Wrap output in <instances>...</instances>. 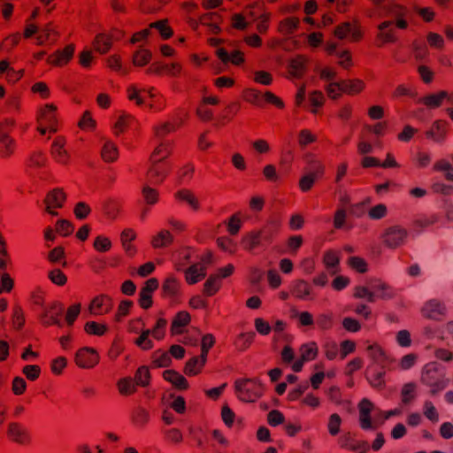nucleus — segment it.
<instances>
[{
    "instance_id": "obj_1",
    "label": "nucleus",
    "mask_w": 453,
    "mask_h": 453,
    "mask_svg": "<svg viewBox=\"0 0 453 453\" xmlns=\"http://www.w3.org/2000/svg\"><path fill=\"white\" fill-rule=\"evenodd\" d=\"M238 398L246 403H253L264 394L262 383L256 379H239L234 382Z\"/></svg>"
},
{
    "instance_id": "obj_2",
    "label": "nucleus",
    "mask_w": 453,
    "mask_h": 453,
    "mask_svg": "<svg viewBox=\"0 0 453 453\" xmlns=\"http://www.w3.org/2000/svg\"><path fill=\"white\" fill-rule=\"evenodd\" d=\"M421 382L429 387L430 394L434 395L446 388L448 380L435 365H426L421 374Z\"/></svg>"
},
{
    "instance_id": "obj_3",
    "label": "nucleus",
    "mask_w": 453,
    "mask_h": 453,
    "mask_svg": "<svg viewBox=\"0 0 453 453\" xmlns=\"http://www.w3.org/2000/svg\"><path fill=\"white\" fill-rule=\"evenodd\" d=\"M350 35V40L353 42H360L364 37V32L361 28L359 21L342 22L335 27L334 35L339 40H343Z\"/></svg>"
},
{
    "instance_id": "obj_4",
    "label": "nucleus",
    "mask_w": 453,
    "mask_h": 453,
    "mask_svg": "<svg viewBox=\"0 0 453 453\" xmlns=\"http://www.w3.org/2000/svg\"><path fill=\"white\" fill-rule=\"evenodd\" d=\"M150 161L146 177L149 182L154 185H159L164 182L172 171V165L168 161Z\"/></svg>"
},
{
    "instance_id": "obj_5",
    "label": "nucleus",
    "mask_w": 453,
    "mask_h": 453,
    "mask_svg": "<svg viewBox=\"0 0 453 453\" xmlns=\"http://www.w3.org/2000/svg\"><path fill=\"white\" fill-rule=\"evenodd\" d=\"M57 110L54 104H47L39 109L36 118L37 123L47 126L49 132L52 134L58 131Z\"/></svg>"
},
{
    "instance_id": "obj_6",
    "label": "nucleus",
    "mask_w": 453,
    "mask_h": 453,
    "mask_svg": "<svg viewBox=\"0 0 453 453\" xmlns=\"http://www.w3.org/2000/svg\"><path fill=\"white\" fill-rule=\"evenodd\" d=\"M64 310L65 307L62 303L54 301L45 308L44 312L41 315L42 324L45 326L53 325L62 326L60 319L63 315Z\"/></svg>"
},
{
    "instance_id": "obj_7",
    "label": "nucleus",
    "mask_w": 453,
    "mask_h": 453,
    "mask_svg": "<svg viewBox=\"0 0 453 453\" xmlns=\"http://www.w3.org/2000/svg\"><path fill=\"white\" fill-rule=\"evenodd\" d=\"M99 359L97 351L90 347L81 348L74 357L75 364L82 369L93 368L99 363Z\"/></svg>"
},
{
    "instance_id": "obj_8",
    "label": "nucleus",
    "mask_w": 453,
    "mask_h": 453,
    "mask_svg": "<svg viewBox=\"0 0 453 453\" xmlns=\"http://www.w3.org/2000/svg\"><path fill=\"white\" fill-rule=\"evenodd\" d=\"M309 62V58L303 54L290 58L287 65L288 78L302 79L308 72Z\"/></svg>"
},
{
    "instance_id": "obj_9",
    "label": "nucleus",
    "mask_w": 453,
    "mask_h": 453,
    "mask_svg": "<svg viewBox=\"0 0 453 453\" xmlns=\"http://www.w3.org/2000/svg\"><path fill=\"white\" fill-rule=\"evenodd\" d=\"M66 200V195L62 188H54L47 193L43 203L46 205L45 211L52 215L57 216L58 211L53 209H60L64 206Z\"/></svg>"
},
{
    "instance_id": "obj_10",
    "label": "nucleus",
    "mask_w": 453,
    "mask_h": 453,
    "mask_svg": "<svg viewBox=\"0 0 453 453\" xmlns=\"http://www.w3.org/2000/svg\"><path fill=\"white\" fill-rule=\"evenodd\" d=\"M112 307V298L108 295L101 294L90 301L88 310L91 315L100 316L109 313Z\"/></svg>"
},
{
    "instance_id": "obj_11",
    "label": "nucleus",
    "mask_w": 453,
    "mask_h": 453,
    "mask_svg": "<svg viewBox=\"0 0 453 453\" xmlns=\"http://www.w3.org/2000/svg\"><path fill=\"white\" fill-rule=\"evenodd\" d=\"M394 21L385 20L378 25L379 33L376 35L377 47L380 48L387 43H395L398 37L392 27Z\"/></svg>"
},
{
    "instance_id": "obj_12",
    "label": "nucleus",
    "mask_w": 453,
    "mask_h": 453,
    "mask_svg": "<svg viewBox=\"0 0 453 453\" xmlns=\"http://www.w3.org/2000/svg\"><path fill=\"white\" fill-rule=\"evenodd\" d=\"M159 287L157 278H150L144 283L139 293L138 303L141 308L148 310L153 305L152 293Z\"/></svg>"
},
{
    "instance_id": "obj_13",
    "label": "nucleus",
    "mask_w": 453,
    "mask_h": 453,
    "mask_svg": "<svg viewBox=\"0 0 453 453\" xmlns=\"http://www.w3.org/2000/svg\"><path fill=\"white\" fill-rule=\"evenodd\" d=\"M182 66L180 63H172L170 65L165 64L163 62H153L147 68V74H155L161 76L163 74H167L169 76L176 77L179 76L181 73Z\"/></svg>"
},
{
    "instance_id": "obj_14",
    "label": "nucleus",
    "mask_w": 453,
    "mask_h": 453,
    "mask_svg": "<svg viewBox=\"0 0 453 453\" xmlns=\"http://www.w3.org/2000/svg\"><path fill=\"white\" fill-rule=\"evenodd\" d=\"M338 442L342 449L351 451H359V453H366L370 449V445L367 441L356 440L354 434L350 432L343 434L339 438Z\"/></svg>"
},
{
    "instance_id": "obj_15",
    "label": "nucleus",
    "mask_w": 453,
    "mask_h": 453,
    "mask_svg": "<svg viewBox=\"0 0 453 453\" xmlns=\"http://www.w3.org/2000/svg\"><path fill=\"white\" fill-rule=\"evenodd\" d=\"M74 50V44H67L63 50H58L50 54L47 58V63L54 66H64L73 59Z\"/></svg>"
},
{
    "instance_id": "obj_16",
    "label": "nucleus",
    "mask_w": 453,
    "mask_h": 453,
    "mask_svg": "<svg viewBox=\"0 0 453 453\" xmlns=\"http://www.w3.org/2000/svg\"><path fill=\"white\" fill-rule=\"evenodd\" d=\"M407 234L406 229L400 226L388 227L384 234V242L389 248H397L404 242Z\"/></svg>"
},
{
    "instance_id": "obj_17",
    "label": "nucleus",
    "mask_w": 453,
    "mask_h": 453,
    "mask_svg": "<svg viewBox=\"0 0 453 453\" xmlns=\"http://www.w3.org/2000/svg\"><path fill=\"white\" fill-rule=\"evenodd\" d=\"M367 351L373 363L380 365L381 369H390L391 365L395 361L394 358L388 357L385 350L377 343L369 345Z\"/></svg>"
},
{
    "instance_id": "obj_18",
    "label": "nucleus",
    "mask_w": 453,
    "mask_h": 453,
    "mask_svg": "<svg viewBox=\"0 0 453 453\" xmlns=\"http://www.w3.org/2000/svg\"><path fill=\"white\" fill-rule=\"evenodd\" d=\"M449 123L444 119L434 121L429 130L425 132V136L435 142H442L448 134Z\"/></svg>"
},
{
    "instance_id": "obj_19",
    "label": "nucleus",
    "mask_w": 453,
    "mask_h": 453,
    "mask_svg": "<svg viewBox=\"0 0 453 453\" xmlns=\"http://www.w3.org/2000/svg\"><path fill=\"white\" fill-rule=\"evenodd\" d=\"M373 408L372 403L367 399L364 398L358 403L359 409V423L360 426L364 430L375 429L376 426H372L371 411Z\"/></svg>"
},
{
    "instance_id": "obj_20",
    "label": "nucleus",
    "mask_w": 453,
    "mask_h": 453,
    "mask_svg": "<svg viewBox=\"0 0 453 453\" xmlns=\"http://www.w3.org/2000/svg\"><path fill=\"white\" fill-rule=\"evenodd\" d=\"M445 311L446 308L444 304L437 299L429 300L421 309L423 317L429 319H439L445 314Z\"/></svg>"
},
{
    "instance_id": "obj_21",
    "label": "nucleus",
    "mask_w": 453,
    "mask_h": 453,
    "mask_svg": "<svg viewBox=\"0 0 453 453\" xmlns=\"http://www.w3.org/2000/svg\"><path fill=\"white\" fill-rule=\"evenodd\" d=\"M65 139L63 136H57L51 145V155L53 158L59 164L67 165L70 156L65 150Z\"/></svg>"
},
{
    "instance_id": "obj_22",
    "label": "nucleus",
    "mask_w": 453,
    "mask_h": 453,
    "mask_svg": "<svg viewBox=\"0 0 453 453\" xmlns=\"http://www.w3.org/2000/svg\"><path fill=\"white\" fill-rule=\"evenodd\" d=\"M162 296L176 300L180 296V284L174 276L165 278L161 287Z\"/></svg>"
},
{
    "instance_id": "obj_23",
    "label": "nucleus",
    "mask_w": 453,
    "mask_h": 453,
    "mask_svg": "<svg viewBox=\"0 0 453 453\" xmlns=\"http://www.w3.org/2000/svg\"><path fill=\"white\" fill-rule=\"evenodd\" d=\"M216 55L225 65L231 63L234 65H241L245 62L244 53L238 50L232 51L229 55L225 48H219L216 50Z\"/></svg>"
},
{
    "instance_id": "obj_24",
    "label": "nucleus",
    "mask_w": 453,
    "mask_h": 453,
    "mask_svg": "<svg viewBox=\"0 0 453 453\" xmlns=\"http://www.w3.org/2000/svg\"><path fill=\"white\" fill-rule=\"evenodd\" d=\"M7 434L12 441L19 444H27L30 441L27 431L16 422L9 424Z\"/></svg>"
},
{
    "instance_id": "obj_25",
    "label": "nucleus",
    "mask_w": 453,
    "mask_h": 453,
    "mask_svg": "<svg viewBox=\"0 0 453 453\" xmlns=\"http://www.w3.org/2000/svg\"><path fill=\"white\" fill-rule=\"evenodd\" d=\"M340 90L342 94L356 96L360 94L365 88V83L361 79L341 80Z\"/></svg>"
},
{
    "instance_id": "obj_26",
    "label": "nucleus",
    "mask_w": 453,
    "mask_h": 453,
    "mask_svg": "<svg viewBox=\"0 0 453 453\" xmlns=\"http://www.w3.org/2000/svg\"><path fill=\"white\" fill-rule=\"evenodd\" d=\"M280 226L275 221L266 222L259 230L258 233L263 243L271 244L274 238L280 232Z\"/></svg>"
},
{
    "instance_id": "obj_27",
    "label": "nucleus",
    "mask_w": 453,
    "mask_h": 453,
    "mask_svg": "<svg viewBox=\"0 0 453 453\" xmlns=\"http://www.w3.org/2000/svg\"><path fill=\"white\" fill-rule=\"evenodd\" d=\"M174 198L180 203H186L194 211L200 210L201 205L195 193L188 188H181L174 193Z\"/></svg>"
},
{
    "instance_id": "obj_28",
    "label": "nucleus",
    "mask_w": 453,
    "mask_h": 453,
    "mask_svg": "<svg viewBox=\"0 0 453 453\" xmlns=\"http://www.w3.org/2000/svg\"><path fill=\"white\" fill-rule=\"evenodd\" d=\"M163 378L178 390H187L189 388L188 380L175 370H165Z\"/></svg>"
},
{
    "instance_id": "obj_29",
    "label": "nucleus",
    "mask_w": 453,
    "mask_h": 453,
    "mask_svg": "<svg viewBox=\"0 0 453 453\" xmlns=\"http://www.w3.org/2000/svg\"><path fill=\"white\" fill-rule=\"evenodd\" d=\"M371 288L376 292L377 297L383 300L392 299L395 296L393 288L380 279L372 280Z\"/></svg>"
},
{
    "instance_id": "obj_30",
    "label": "nucleus",
    "mask_w": 453,
    "mask_h": 453,
    "mask_svg": "<svg viewBox=\"0 0 453 453\" xmlns=\"http://www.w3.org/2000/svg\"><path fill=\"white\" fill-rule=\"evenodd\" d=\"M206 276V268L199 264L190 265L185 271V279L188 284L193 285Z\"/></svg>"
},
{
    "instance_id": "obj_31",
    "label": "nucleus",
    "mask_w": 453,
    "mask_h": 453,
    "mask_svg": "<svg viewBox=\"0 0 453 453\" xmlns=\"http://www.w3.org/2000/svg\"><path fill=\"white\" fill-rule=\"evenodd\" d=\"M190 321L191 317L188 311H181L177 312L171 324L172 335L182 334V330L180 328L188 326Z\"/></svg>"
},
{
    "instance_id": "obj_32",
    "label": "nucleus",
    "mask_w": 453,
    "mask_h": 453,
    "mask_svg": "<svg viewBox=\"0 0 453 453\" xmlns=\"http://www.w3.org/2000/svg\"><path fill=\"white\" fill-rule=\"evenodd\" d=\"M92 47L96 52L104 55L110 51L112 43L106 33H99L95 36L92 42Z\"/></svg>"
},
{
    "instance_id": "obj_33",
    "label": "nucleus",
    "mask_w": 453,
    "mask_h": 453,
    "mask_svg": "<svg viewBox=\"0 0 453 453\" xmlns=\"http://www.w3.org/2000/svg\"><path fill=\"white\" fill-rule=\"evenodd\" d=\"M300 19L297 17H288L278 24V32L283 35H293L299 27Z\"/></svg>"
},
{
    "instance_id": "obj_34",
    "label": "nucleus",
    "mask_w": 453,
    "mask_h": 453,
    "mask_svg": "<svg viewBox=\"0 0 453 453\" xmlns=\"http://www.w3.org/2000/svg\"><path fill=\"white\" fill-rule=\"evenodd\" d=\"M449 98V94L445 90H441L438 93L429 94L420 99V103L428 108H439L444 99Z\"/></svg>"
},
{
    "instance_id": "obj_35",
    "label": "nucleus",
    "mask_w": 453,
    "mask_h": 453,
    "mask_svg": "<svg viewBox=\"0 0 453 453\" xmlns=\"http://www.w3.org/2000/svg\"><path fill=\"white\" fill-rule=\"evenodd\" d=\"M241 104L239 102H232L227 104L222 111L221 116L219 118V126H225L229 123L234 117L240 111Z\"/></svg>"
},
{
    "instance_id": "obj_36",
    "label": "nucleus",
    "mask_w": 453,
    "mask_h": 453,
    "mask_svg": "<svg viewBox=\"0 0 453 453\" xmlns=\"http://www.w3.org/2000/svg\"><path fill=\"white\" fill-rule=\"evenodd\" d=\"M242 99L257 107H264L263 104V93L256 88H244L242 93Z\"/></svg>"
},
{
    "instance_id": "obj_37",
    "label": "nucleus",
    "mask_w": 453,
    "mask_h": 453,
    "mask_svg": "<svg viewBox=\"0 0 453 453\" xmlns=\"http://www.w3.org/2000/svg\"><path fill=\"white\" fill-rule=\"evenodd\" d=\"M260 236L257 231L246 234L241 241V245L245 250L252 251L260 245H263Z\"/></svg>"
},
{
    "instance_id": "obj_38",
    "label": "nucleus",
    "mask_w": 453,
    "mask_h": 453,
    "mask_svg": "<svg viewBox=\"0 0 453 453\" xmlns=\"http://www.w3.org/2000/svg\"><path fill=\"white\" fill-rule=\"evenodd\" d=\"M58 37V32H56L51 23L47 24L39 33L36 37L37 44L43 45L48 42H54Z\"/></svg>"
},
{
    "instance_id": "obj_39",
    "label": "nucleus",
    "mask_w": 453,
    "mask_h": 453,
    "mask_svg": "<svg viewBox=\"0 0 453 453\" xmlns=\"http://www.w3.org/2000/svg\"><path fill=\"white\" fill-rule=\"evenodd\" d=\"M220 288V276L219 274H211L203 284V293L207 296H212Z\"/></svg>"
},
{
    "instance_id": "obj_40",
    "label": "nucleus",
    "mask_w": 453,
    "mask_h": 453,
    "mask_svg": "<svg viewBox=\"0 0 453 453\" xmlns=\"http://www.w3.org/2000/svg\"><path fill=\"white\" fill-rule=\"evenodd\" d=\"M311 292V285L304 280H297L295 281L291 290L292 296L297 299H306Z\"/></svg>"
},
{
    "instance_id": "obj_41",
    "label": "nucleus",
    "mask_w": 453,
    "mask_h": 453,
    "mask_svg": "<svg viewBox=\"0 0 453 453\" xmlns=\"http://www.w3.org/2000/svg\"><path fill=\"white\" fill-rule=\"evenodd\" d=\"M150 29L155 28L157 29L160 36L163 40H168L173 35V30L169 26V22L167 19H159L155 22H151L150 25Z\"/></svg>"
},
{
    "instance_id": "obj_42",
    "label": "nucleus",
    "mask_w": 453,
    "mask_h": 453,
    "mask_svg": "<svg viewBox=\"0 0 453 453\" xmlns=\"http://www.w3.org/2000/svg\"><path fill=\"white\" fill-rule=\"evenodd\" d=\"M172 154V144L170 142H162L155 148L150 155V160L166 161L165 159Z\"/></svg>"
},
{
    "instance_id": "obj_43",
    "label": "nucleus",
    "mask_w": 453,
    "mask_h": 453,
    "mask_svg": "<svg viewBox=\"0 0 453 453\" xmlns=\"http://www.w3.org/2000/svg\"><path fill=\"white\" fill-rule=\"evenodd\" d=\"M103 210L109 219H114L121 210V203L118 199L108 198L103 204Z\"/></svg>"
},
{
    "instance_id": "obj_44",
    "label": "nucleus",
    "mask_w": 453,
    "mask_h": 453,
    "mask_svg": "<svg viewBox=\"0 0 453 453\" xmlns=\"http://www.w3.org/2000/svg\"><path fill=\"white\" fill-rule=\"evenodd\" d=\"M16 143L11 136H0V157H10L15 151Z\"/></svg>"
},
{
    "instance_id": "obj_45",
    "label": "nucleus",
    "mask_w": 453,
    "mask_h": 453,
    "mask_svg": "<svg viewBox=\"0 0 453 453\" xmlns=\"http://www.w3.org/2000/svg\"><path fill=\"white\" fill-rule=\"evenodd\" d=\"M101 157L104 162L112 163L119 157V150L115 143L106 142L101 150Z\"/></svg>"
},
{
    "instance_id": "obj_46",
    "label": "nucleus",
    "mask_w": 453,
    "mask_h": 453,
    "mask_svg": "<svg viewBox=\"0 0 453 453\" xmlns=\"http://www.w3.org/2000/svg\"><path fill=\"white\" fill-rule=\"evenodd\" d=\"M173 242V237L168 230L160 231L151 240V245L155 249L167 247Z\"/></svg>"
},
{
    "instance_id": "obj_47",
    "label": "nucleus",
    "mask_w": 453,
    "mask_h": 453,
    "mask_svg": "<svg viewBox=\"0 0 453 453\" xmlns=\"http://www.w3.org/2000/svg\"><path fill=\"white\" fill-rule=\"evenodd\" d=\"M117 387L119 394L124 396L131 395L137 390V386L131 377H126L119 380Z\"/></svg>"
},
{
    "instance_id": "obj_48",
    "label": "nucleus",
    "mask_w": 453,
    "mask_h": 453,
    "mask_svg": "<svg viewBox=\"0 0 453 453\" xmlns=\"http://www.w3.org/2000/svg\"><path fill=\"white\" fill-rule=\"evenodd\" d=\"M150 379L151 375L150 369L147 366L142 365L136 370L133 380L136 386L145 388L150 385Z\"/></svg>"
},
{
    "instance_id": "obj_49",
    "label": "nucleus",
    "mask_w": 453,
    "mask_h": 453,
    "mask_svg": "<svg viewBox=\"0 0 453 453\" xmlns=\"http://www.w3.org/2000/svg\"><path fill=\"white\" fill-rule=\"evenodd\" d=\"M152 58V53L148 49H140L133 54V64L135 66L142 67L148 65Z\"/></svg>"
},
{
    "instance_id": "obj_50",
    "label": "nucleus",
    "mask_w": 453,
    "mask_h": 453,
    "mask_svg": "<svg viewBox=\"0 0 453 453\" xmlns=\"http://www.w3.org/2000/svg\"><path fill=\"white\" fill-rule=\"evenodd\" d=\"M181 122L174 123L166 121L154 127V133L157 137L163 138L168 134L175 132L180 126Z\"/></svg>"
},
{
    "instance_id": "obj_51",
    "label": "nucleus",
    "mask_w": 453,
    "mask_h": 453,
    "mask_svg": "<svg viewBox=\"0 0 453 453\" xmlns=\"http://www.w3.org/2000/svg\"><path fill=\"white\" fill-rule=\"evenodd\" d=\"M256 334L254 332L242 333L234 341V346L239 351L246 350L253 342Z\"/></svg>"
},
{
    "instance_id": "obj_52",
    "label": "nucleus",
    "mask_w": 453,
    "mask_h": 453,
    "mask_svg": "<svg viewBox=\"0 0 453 453\" xmlns=\"http://www.w3.org/2000/svg\"><path fill=\"white\" fill-rule=\"evenodd\" d=\"M301 356L303 361L314 360L318 357L319 349L316 342H312L307 344H303L300 348Z\"/></svg>"
},
{
    "instance_id": "obj_53",
    "label": "nucleus",
    "mask_w": 453,
    "mask_h": 453,
    "mask_svg": "<svg viewBox=\"0 0 453 453\" xmlns=\"http://www.w3.org/2000/svg\"><path fill=\"white\" fill-rule=\"evenodd\" d=\"M152 359L155 367H168L172 364V358L169 353L161 349L153 352Z\"/></svg>"
},
{
    "instance_id": "obj_54",
    "label": "nucleus",
    "mask_w": 453,
    "mask_h": 453,
    "mask_svg": "<svg viewBox=\"0 0 453 453\" xmlns=\"http://www.w3.org/2000/svg\"><path fill=\"white\" fill-rule=\"evenodd\" d=\"M84 331L89 335L102 336L108 331V326L96 321H88L84 325Z\"/></svg>"
},
{
    "instance_id": "obj_55",
    "label": "nucleus",
    "mask_w": 453,
    "mask_h": 453,
    "mask_svg": "<svg viewBox=\"0 0 453 453\" xmlns=\"http://www.w3.org/2000/svg\"><path fill=\"white\" fill-rule=\"evenodd\" d=\"M26 319L24 311L19 304H15L12 308V323L13 328L17 331H20L25 325Z\"/></svg>"
},
{
    "instance_id": "obj_56",
    "label": "nucleus",
    "mask_w": 453,
    "mask_h": 453,
    "mask_svg": "<svg viewBox=\"0 0 453 453\" xmlns=\"http://www.w3.org/2000/svg\"><path fill=\"white\" fill-rule=\"evenodd\" d=\"M132 421L139 426H144L150 420V413L143 407H136L132 412Z\"/></svg>"
},
{
    "instance_id": "obj_57",
    "label": "nucleus",
    "mask_w": 453,
    "mask_h": 453,
    "mask_svg": "<svg viewBox=\"0 0 453 453\" xmlns=\"http://www.w3.org/2000/svg\"><path fill=\"white\" fill-rule=\"evenodd\" d=\"M203 366H200L198 357H193L188 359L183 368V372L188 376H196L202 372Z\"/></svg>"
},
{
    "instance_id": "obj_58",
    "label": "nucleus",
    "mask_w": 453,
    "mask_h": 453,
    "mask_svg": "<svg viewBox=\"0 0 453 453\" xmlns=\"http://www.w3.org/2000/svg\"><path fill=\"white\" fill-rule=\"evenodd\" d=\"M150 334V329L142 330L140 336L136 338L134 343L142 350H150L153 349L154 344L149 338Z\"/></svg>"
},
{
    "instance_id": "obj_59",
    "label": "nucleus",
    "mask_w": 453,
    "mask_h": 453,
    "mask_svg": "<svg viewBox=\"0 0 453 453\" xmlns=\"http://www.w3.org/2000/svg\"><path fill=\"white\" fill-rule=\"evenodd\" d=\"M56 232L62 236H69L74 231L73 224L67 219H58L56 222Z\"/></svg>"
},
{
    "instance_id": "obj_60",
    "label": "nucleus",
    "mask_w": 453,
    "mask_h": 453,
    "mask_svg": "<svg viewBox=\"0 0 453 453\" xmlns=\"http://www.w3.org/2000/svg\"><path fill=\"white\" fill-rule=\"evenodd\" d=\"M319 178L320 177L317 176L316 174L311 173L302 176L301 179L299 180V183H298L299 188L303 192L310 191L312 188V187L314 186L316 180Z\"/></svg>"
},
{
    "instance_id": "obj_61",
    "label": "nucleus",
    "mask_w": 453,
    "mask_h": 453,
    "mask_svg": "<svg viewBox=\"0 0 453 453\" xmlns=\"http://www.w3.org/2000/svg\"><path fill=\"white\" fill-rule=\"evenodd\" d=\"M416 384L409 382L403 385L401 390L402 403L403 404L410 403L415 398Z\"/></svg>"
},
{
    "instance_id": "obj_62",
    "label": "nucleus",
    "mask_w": 453,
    "mask_h": 453,
    "mask_svg": "<svg viewBox=\"0 0 453 453\" xmlns=\"http://www.w3.org/2000/svg\"><path fill=\"white\" fill-rule=\"evenodd\" d=\"M167 325V320L164 318H159L153 328L150 330V334L156 340H162L165 335V327Z\"/></svg>"
},
{
    "instance_id": "obj_63",
    "label": "nucleus",
    "mask_w": 453,
    "mask_h": 453,
    "mask_svg": "<svg viewBox=\"0 0 453 453\" xmlns=\"http://www.w3.org/2000/svg\"><path fill=\"white\" fill-rule=\"evenodd\" d=\"M133 304L134 303L131 300H122L119 303L117 312L114 316V320L116 322L122 321V319L129 314Z\"/></svg>"
},
{
    "instance_id": "obj_64",
    "label": "nucleus",
    "mask_w": 453,
    "mask_h": 453,
    "mask_svg": "<svg viewBox=\"0 0 453 453\" xmlns=\"http://www.w3.org/2000/svg\"><path fill=\"white\" fill-rule=\"evenodd\" d=\"M348 265L356 272L365 273L368 271V265L366 261L360 257H350L348 259Z\"/></svg>"
}]
</instances>
